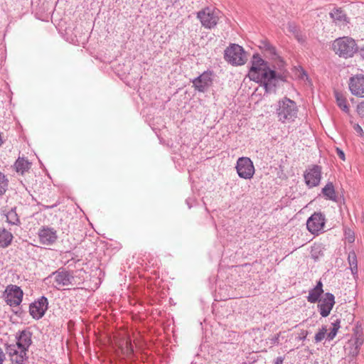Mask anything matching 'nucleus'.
Listing matches in <instances>:
<instances>
[{
    "label": "nucleus",
    "mask_w": 364,
    "mask_h": 364,
    "mask_svg": "<svg viewBox=\"0 0 364 364\" xmlns=\"http://www.w3.org/2000/svg\"><path fill=\"white\" fill-rule=\"evenodd\" d=\"M40 242L43 245H50L53 244L57 240L56 231L50 228H42L38 232Z\"/></svg>",
    "instance_id": "nucleus-16"
},
{
    "label": "nucleus",
    "mask_w": 364,
    "mask_h": 364,
    "mask_svg": "<svg viewBox=\"0 0 364 364\" xmlns=\"http://www.w3.org/2000/svg\"><path fill=\"white\" fill-rule=\"evenodd\" d=\"M50 277L53 278V285L57 289L68 286L71 284L73 279L68 272L65 271H57L53 272Z\"/></svg>",
    "instance_id": "nucleus-15"
},
{
    "label": "nucleus",
    "mask_w": 364,
    "mask_h": 364,
    "mask_svg": "<svg viewBox=\"0 0 364 364\" xmlns=\"http://www.w3.org/2000/svg\"><path fill=\"white\" fill-rule=\"evenodd\" d=\"M238 176L244 179H251L255 174L253 162L248 157H240L236 164Z\"/></svg>",
    "instance_id": "nucleus-6"
},
{
    "label": "nucleus",
    "mask_w": 364,
    "mask_h": 364,
    "mask_svg": "<svg viewBox=\"0 0 364 364\" xmlns=\"http://www.w3.org/2000/svg\"><path fill=\"white\" fill-rule=\"evenodd\" d=\"M325 225V217L321 213H314L306 222V228L312 234H318Z\"/></svg>",
    "instance_id": "nucleus-12"
},
{
    "label": "nucleus",
    "mask_w": 364,
    "mask_h": 364,
    "mask_svg": "<svg viewBox=\"0 0 364 364\" xmlns=\"http://www.w3.org/2000/svg\"><path fill=\"white\" fill-rule=\"evenodd\" d=\"M348 261L350 266V271L353 275L358 273V261L355 252L352 250L349 252Z\"/></svg>",
    "instance_id": "nucleus-26"
},
{
    "label": "nucleus",
    "mask_w": 364,
    "mask_h": 364,
    "mask_svg": "<svg viewBox=\"0 0 364 364\" xmlns=\"http://www.w3.org/2000/svg\"><path fill=\"white\" fill-rule=\"evenodd\" d=\"M298 109L295 102L284 97L278 102L277 114L279 121L282 123L292 122L297 116Z\"/></svg>",
    "instance_id": "nucleus-3"
},
{
    "label": "nucleus",
    "mask_w": 364,
    "mask_h": 364,
    "mask_svg": "<svg viewBox=\"0 0 364 364\" xmlns=\"http://www.w3.org/2000/svg\"><path fill=\"white\" fill-rule=\"evenodd\" d=\"M329 14L336 23H344L347 21L346 15L341 9L334 8Z\"/></svg>",
    "instance_id": "nucleus-20"
},
{
    "label": "nucleus",
    "mask_w": 364,
    "mask_h": 364,
    "mask_svg": "<svg viewBox=\"0 0 364 364\" xmlns=\"http://www.w3.org/2000/svg\"><path fill=\"white\" fill-rule=\"evenodd\" d=\"M316 249V247H314V249H313V250H312V251H311V255H312V257H315V258H316V257H317L315 255V253H314V252H315Z\"/></svg>",
    "instance_id": "nucleus-40"
},
{
    "label": "nucleus",
    "mask_w": 364,
    "mask_h": 364,
    "mask_svg": "<svg viewBox=\"0 0 364 364\" xmlns=\"http://www.w3.org/2000/svg\"><path fill=\"white\" fill-rule=\"evenodd\" d=\"M345 239L349 242L353 243L355 241L354 232L350 228H346L344 231Z\"/></svg>",
    "instance_id": "nucleus-30"
},
{
    "label": "nucleus",
    "mask_w": 364,
    "mask_h": 364,
    "mask_svg": "<svg viewBox=\"0 0 364 364\" xmlns=\"http://www.w3.org/2000/svg\"><path fill=\"white\" fill-rule=\"evenodd\" d=\"M48 299L41 296L38 301L30 305L29 311L33 318L39 319L43 316L48 309Z\"/></svg>",
    "instance_id": "nucleus-14"
},
{
    "label": "nucleus",
    "mask_w": 364,
    "mask_h": 364,
    "mask_svg": "<svg viewBox=\"0 0 364 364\" xmlns=\"http://www.w3.org/2000/svg\"><path fill=\"white\" fill-rule=\"evenodd\" d=\"M13 240V235L5 228H0V247H7Z\"/></svg>",
    "instance_id": "nucleus-21"
},
{
    "label": "nucleus",
    "mask_w": 364,
    "mask_h": 364,
    "mask_svg": "<svg viewBox=\"0 0 364 364\" xmlns=\"http://www.w3.org/2000/svg\"><path fill=\"white\" fill-rule=\"evenodd\" d=\"M31 344V333L29 331H23L17 337V342L14 345L17 346L18 349H22L26 351Z\"/></svg>",
    "instance_id": "nucleus-18"
},
{
    "label": "nucleus",
    "mask_w": 364,
    "mask_h": 364,
    "mask_svg": "<svg viewBox=\"0 0 364 364\" xmlns=\"http://www.w3.org/2000/svg\"><path fill=\"white\" fill-rule=\"evenodd\" d=\"M221 16V12L215 8L206 7L197 13L201 25L208 29L215 27Z\"/></svg>",
    "instance_id": "nucleus-5"
},
{
    "label": "nucleus",
    "mask_w": 364,
    "mask_h": 364,
    "mask_svg": "<svg viewBox=\"0 0 364 364\" xmlns=\"http://www.w3.org/2000/svg\"><path fill=\"white\" fill-rule=\"evenodd\" d=\"M358 52H359L360 57L363 59H364V47L360 48V50H358Z\"/></svg>",
    "instance_id": "nucleus-37"
},
{
    "label": "nucleus",
    "mask_w": 364,
    "mask_h": 364,
    "mask_svg": "<svg viewBox=\"0 0 364 364\" xmlns=\"http://www.w3.org/2000/svg\"><path fill=\"white\" fill-rule=\"evenodd\" d=\"M333 52L341 58H349L358 51L355 41L351 37L343 36L335 39L331 45Z\"/></svg>",
    "instance_id": "nucleus-2"
},
{
    "label": "nucleus",
    "mask_w": 364,
    "mask_h": 364,
    "mask_svg": "<svg viewBox=\"0 0 364 364\" xmlns=\"http://www.w3.org/2000/svg\"><path fill=\"white\" fill-rule=\"evenodd\" d=\"M301 77L302 79H305L306 78V80H308V75H307V74L304 70L301 71Z\"/></svg>",
    "instance_id": "nucleus-38"
},
{
    "label": "nucleus",
    "mask_w": 364,
    "mask_h": 364,
    "mask_svg": "<svg viewBox=\"0 0 364 364\" xmlns=\"http://www.w3.org/2000/svg\"><path fill=\"white\" fill-rule=\"evenodd\" d=\"M323 292V284L321 281H318L316 286L309 290V295L307 296L308 301L313 304L318 301Z\"/></svg>",
    "instance_id": "nucleus-19"
},
{
    "label": "nucleus",
    "mask_w": 364,
    "mask_h": 364,
    "mask_svg": "<svg viewBox=\"0 0 364 364\" xmlns=\"http://www.w3.org/2000/svg\"><path fill=\"white\" fill-rule=\"evenodd\" d=\"M14 166L18 173L23 174L31 168V163L23 158H18L15 162Z\"/></svg>",
    "instance_id": "nucleus-24"
},
{
    "label": "nucleus",
    "mask_w": 364,
    "mask_h": 364,
    "mask_svg": "<svg viewBox=\"0 0 364 364\" xmlns=\"http://www.w3.org/2000/svg\"><path fill=\"white\" fill-rule=\"evenodd\" d=\"M23 291L16 285H9L4 292L5 301L11 306H17L23 298Z\"/></svg>",
    "instance_id": "nucleus-9"
},
{
    "label": "nucleus",
    "mask_w": 364,
    "mask_h": 364,
    "mask_svg": "<svg viewBox=\"0 0 364 364\" xmlns=\"http://www.w3.org/2000/svg\"><path fill=\"white\" fill-rule=\"evenodd\" d=\"M336 153H337L338 157L342 161H345L346 160L345 154H344V152L341 149H340L339 148H336Z\"/></svg>",
    "instance_id": "nucleus-34"
},
{
    "label": "nucleus",
    "mask_w": 364,
    "mask_h": 364,
    "mask_svg": "<svg viewBox=\"0 0 364 364\" xmlns=\"http://www.w3.org/2000/svg\"><path fill=\"white\" fill-rule=\"evenodd\" d=\"M252 65L248 73L251 80L263 84L267 92L274 90L278 81L276 72L270 69L268 64L258 54H255L251 61Z\"/></svg>",
    "instance_id": "nucleus-1"
},
{
    "label": "nucleus",
    "mask_w": 364,
    "mask_h": 364,
    "mask_svg": "<svg viewBox=\"0 0 364 364\" xmlns=\"http://www.w3.org/2000/svg\"><path fill=\"white\" fill-rule=\"evenodd\" d=\"M348 87L353 95L364 97V75L358 74L350 77Z\"/></svg>",
    "instance_id": "nucleus-11"
},
{
    "label": "nucleus",
    "mask_w": 364,
    "mask_h": 364,
    "mask_svg": "<svg viewBox=\"0 0 364 364\" xmlns=\"http://www.w3.org/2000/svg\"><path fill=\"white\" fill-rule=\"evenodd\" d=\"M264 48L267 50H269V53L272 55H276V49L274 47H273L272 45H270L268 43H266L264 44Z\"/></svg>",
    "instance_id": "nucleus-33"
},
{
    "label": "nucleus",
    "mask_w": 364,
    "mask_h": 364,
    "mask_svg": "<svg viewBox=\"0 0 364 364\" xmlns=\"http://www.w3.org/2000/svg\"><path fill=\"white\" fill-rule=\"evenodd\" d=\"M8 180L4 174L0 172V195H3L7 188Z\"/></svg>",
    "instance_id": "nucleus-29"
},
{
    "label": "nucleus",
    "mask_w": 364,
    "mask_h": 364,
    "mask_svg": "<svg viewBox=\"0 0 364 364\" xmlns=\"http://www.w3.org/2000/svg\"><path fill=\"white\" fill-rule=\"evenodd\" d=\"M7 352L13 364H23L26 350L18 349L15 345H9L7 347Z\"/></svg>",
    "instance_id": "nucleus-17"
},
{
    "label": "nucleus",
    "mask_w": 364,
    "mask_h": 364,
    "mask_svg": "<svg viewBox=\"0 0 364 364\" xmlns=\"http://www.w3.org/2000/svg\"><path fill=\"white\" fill-rule=\"evenodd\" d=\"M357 112L361 117H364V101L358 105Z\"/></svg>",
    "instance_id": "nucleus-32"
},
{
    "label": "nucleus",
    "mask_w": 364,
    "mask_h": 364,
    "mask_svg": "<svg viewBox=\"0 0 364 364\" xmlns=\"http://www.w3.org/2000/svg\"><path fill=\"white\" fill-rule=\"evenodd\" d=\"M213 73L205 71L192 80L193 87L200 92H206L213 85Z\"/></svg>",
    "instance_id": "nucleus-7"
},
{
    "label": "nucleus",
    "mask_w": 364,
    "mask_h": 364,
    "mask_svg": "<svg viewBox=\"0 0 364 364\" xmlns=\"http://www.w3.org/2000/svg\"><path fill=\"white\" fill-rule=\"evenodd\" d=\"M331 328L330 329V332L327 333L326 338L328 341H332L341 328V320L339 318H336L331 322Z\"/></svg>",
    "instance_id": "nucleus-27"
},
{
    "label": "nucleus",
    "mask_w": 364,
    "mask_h": 364,
    "mask_svg": "<svg viewBox=\"0 0 364 364\" xmlns=\"http://www.w3.org/2000/svg\"><path fill=\"white\" fill-rule=\"evenodd\" d=\"M328 328L326 326L321 327L318 332L316 333L314 340L316 343L321 342L327 335Z\"/></svg>",
    "instance_id": "nucleus-28"
},
{
    "label": "nucleus",
    "mask_w": 364,
    "mask_h": 364,
    "mask_svg": "<svg viewBox=\"0 0 364 364\" xmlns=\"http://www.w3.org/2000/svg\"><path fill=\"white\" fill-rule=\"evenodd\" d=\"M304 180L309 188L318 186L321 179V167L318 165L309 166L304 173Z\"/></svg>",
    "instance_id": "nucleus-10"
},
{
    "label": "nucleus",
    "mask_w": 364,
    "mask_h": 364,
    "mask_svg": "<svg viewBox=\"0 0 364 364\" xmlns=\"http://www.w3.org/2000/svg\"><path fill=\"white\" fill-rule=\"evenodd\" d=\"M279 333H278V334H277V335L274 336H273V337H272V338H269L267 339V343L268 344H269V346H270L271 347H272V346H274V345H277V344L279 343Z\"/></svg>",
    "instance_id": "nucleus-31"
},
{
    "label": "nucleus",
    "mask_w": 364,
    "mask_h": 364,
    "mask_svg": "<svg viewBox=\"0 0 364 364\" xmlns=\"http://www.w3.org/2000/svg\"><path fill=\"white\" fill-rule=\"evenodd\" d=\"M225 60L235 66L244 65L247 60L246 53L243 48L237 44H230L224 53Z\"/></svg>",
    "instance_id": "nucleus-4"
},
{
    "label": "nucleus",
    "mask_w": 364,
    "mask_h": 364,
    "mask_svg": "<svg viewBox=\"0 0 364 364\" xmlns=\"http://www.w3.org/2000/svg\"><path fill=\"white\" fill-rule=\"evenodd\" d=\"M335 304V297L331 293H326L318 304V309L322 317H327Z\"/></svg>",
    "instance_id": "nucleus-13"
},
{
    "label": "nucleus",
    "mask_w": 364,
    "mask_h": 364,
    "mask_svg": "<svg viewBox=\"0 0 364 364\" xmlns=\"http://www.w3.org/2000/svg\"><path fill=\"white\" fill-rule=\"evenodd\" d=\"M364 341L363 331L359 327H355L353 329V333L351 338L348 341V344L349 345V355L353 358L356 357L360 352V348Z\"/></svg>",
    "instance_id": "nucleus-8"
},
{
    "label": "nucleus",
    "mask_w": 364,
    "mask_h": 364,
    "mask_svg": "<svg viewBox=\"0 0 364 364\" xmlns=\"http://www.w3.org/2000/svg\"><path fill=\"white\" fill-rule=\"evenodd\" d=\"M354 129H355V130L358 133H359V134H360L363 133V129H362L361 127H360L359 124H355V125L354 126Z\"/></svg>",
    "instance_id": "nucleus-36"
},
{
    "label": "nucleus",
    "mask_w": 364,
    "mask_h": 364,
    "mask_svg": "<svg viewBox=\"0 0 364 364\" xmlns=\"http://www.w3.org/2000/svg\"><path fill=\"white\" fill-rule=\"evenodd\" d=\"M126 344H127V353H132L133 352V348H132L131 342L129 341H127Z\"/></svg>",
    "instance_id": "nucleus-35"
},
{
    "label": "nucleus",
    "mask_w": 364,
    "mask_h": 364,
    "mask_svg": "<svg viewBox=\"0 0 364 364\" xmlns=\"http://www.w3.org/2000/svg\"><path fill=\"white\" fill-rule=\"evenodd\" d=\"M335 97L338 107L345 113L348 114L350 109L346 98L338 92H335Z\"/></svg>",
    "instance_id": "nucleus-23"
},
{
    "label": "nucleus",
    "mask_w": 364,
    "mask_h": 364,
    "mask_svg": "<svg viewBox=\"0 0 364 364\" xmlns=\"http://www.w3.org/2000/svg\"><path fill=\"white\" fill-rule=\"evenodd\" d=\"M322 193L328 200L332 201H336L337 200L336 191L331 182L326 183V185L322 188Z\"/></svg>",
    "instance_id": "nucleus-22"
},
{
    "label": "nucleus",
    "mask_w": 364,
    "mask_h": 364,
    "mask_svg": "<svg viewBox=\"0 0 364 364\" xmlns=\"http://www.w3.org/2000/svg\"><path fill=\"white\" fill-rule=\"evenodd\" d=\"M3 215L6 218V222L11 225H16L19 222L18 215L15 208H11L10 210L6 209L2 210Z\"/></svg>",
    "instance_id": "nucleus-25"
},
{
    "label": "nucleus",
    "mask_w": 364,
    "mask_h": 364,
    "mask_svg": "<svg viewBox=\"0 0 364 364\" xmlns=\"http://www.w3.org/2000/svg\"><path fill=\"white\" fill-rule=\"evenodd\" d=\"M283 362V359L282 358H277V361H276V364H282Z\"/></svg>",
    "instance_id": "nucleus-39"
}]
</instances>
